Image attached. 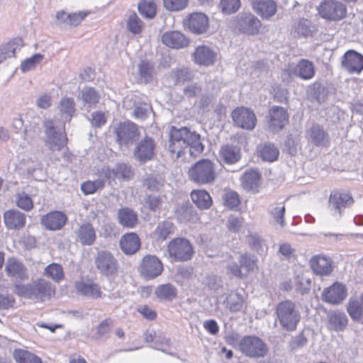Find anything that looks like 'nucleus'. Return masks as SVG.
Masks as SVG:
<instances>
[{
	"mask_svg": "<svg viewBox=\"0 0 363 363\" xmlns=\"http://www.w3.org/2000/svg\"><path fill=\"white\" fill-rule=\"evenodd\" d=\"M169 257L174 261L183 262L191 259L194 255L193 247L185 238H175L171 240L167 250Z\"/></svg>",
	"mask_w": 363,
	"mask_h": 363,
	"instance_id": "nucleus-5",
	"label": "nucleus"
},
{
	"mask_svg": "<svg viewBox=\"0 0 363 363\" xmlns=\"http://www.w3.org/2000/svg\"><path fill=\"white\" fill-rule=\"evenodd\" d=\"M143 186L150 191H159L162 186V182L157 177L149 175L144 179Z\"/></svg>",
	"mask_w": 363,
	"mask_h": 363,
	"instance_id": "nucleus-58",
	"label": "nucleus"
},
{
	"mask_svg": "<svg viewBox=\"0 0 363 363\" xmlns=\"http://www.w3.org/2000/svg\"><path fill=\"white\" fill-rule=\"evenodd\" d=\"M169 151L179 159L186 150L191 156H196L203 150L200 135L186 127L177 128L174 126L169 131Z\"/></svg>",
	"mask_w": 363,
	"mask_h": 363,
	"instance_id": "nucleus-1",
	"label": "nucleus"
},
{
	"mask_svg": "<svg viewBox=\"0 0 363 363\" xmlns=\"http://www.w3.org/2000/svg\"><path fill=\"white\" fill-rule=\"evenodd\" d=\"M5 271L8 276L22 280L28 279L26 267L21 262L14 257L7 259Z\"/></svg>",
	"mask_w": 363,
	"mask_h": 363,
	"instance_id": "nucleus-28",
	"label": "nucleus"
},
{
	"mask_svg": "<svg viewBox=\"0 0 363 363\" xmlns=\"http://www.w3.org/2000/svg\"><path fill=\"white\" fill-rule=\"evenodd\" d=\"M105 182L99 178L94 181H87L81 185V189L85 194H92L96 191L104 188Z\"/></svg>",
	"mask_w": 363,
	"mask_h": 363,
	"instance_id": "nucleus-50",
	"label": "nucleus"
},
{
	"mask_svg": "<svg viewBox=\"0 0 363 363\" xmlns=\"http://www.w3.org/2000/svg\"><path fill=\"white\" fill-rule=\"evenodd\" d=\"M311 96L312 99L316 100L318 103L323 102L328 96V90L319 84H314Z\"/></svg>",
	"mask_w": 363,
	"mask_h": 363,
	"instance_id": "nucleus-56",
	"label": "nucleus"
},
{
	"mask_svg": "<svg viewBox=\"0 0 363 363\" xmlns=\"http://www.w3.org/2000/svg\"><path fill=\"white\" fill-rule=\"evenodd\" d=\"M115 133L117 142L121 149L128 148L140 136L137 125L129 121L120 123L116 127Z\"/></svg>",
	"mask_w": 363,
	"mask_h": 363,
	"instance_id": "nucleus-7",
	"label": "nucleus"
},
{
	"mask_svg": "<svg viewBox=\"0 0 363 363\" xmlns=\"http://www.w3.org/2000/svg\"><path fill=\"white\" fill-rule=\"evenodd\" d=\"M6 225L11 229H18L24 226L25 214L16 210L8 211L4 216Z\"/></svg>",
	"mask_w": 363,
	"mask_h": 363,
	"instance_id": "nucleus-30",
	"label": "nucleus"
},
{
	"mask_svg": "<svg viewBox=\"0 0 363 363\" xmlns=\"http://www.w3.org/2000/svg\"><path fill=\"white\" fill-rule=\"evenodd\" d=\"M174 226L170 221H164L159 223L155 231V235L157 239L164 240L174 233Z\"/></svg>",
	"mask_w": 363,
	"mask_h": 363,
	"instance_id": "nucleus-48",
	"label": "nucleus"
},
{
	"mask_svg": "<svg viewBox=\"0 0 363 363\" xmlns=\"http://www.w3.org/2000/svg\"><path fill=\"white\" fill-rule=\"evenodd\" d=\"M16 206L26 211L31 210L33 207V202L28 194L25 192H18L15 195Z\"/></svg>",
	"mask_w": 363,
	"mask_h": 363,
	"instance_id": "nucleus-52",
	"label": "nucleus"
},
{
	"mask_svg": "<svg viewBox=\"0 0 363 363\" xmlns=\"http://www.w3.org/2000/svg\"><path fill=\"white\" fill-rule=\"evenodd\" d=\"M235 26L244 33L255 35L258 32L261 22L252 13H240L236 17Z\"/></svg>",
	"mask_w": 363,
	"mask_h": 363,
	"instance_id": "nucleus-13",
	"label": "nucleus"
},
{
	"mask_svg": "<svg viewBox=\"0 0 363 363\" xmlns=\"http://www.w3.org/2000/svg\"><path fill=\"white\" fill-rule=\"evenodd\" d=\"M73 99H62L60 103V110L65 120L69 119L75 111Z\"/></svg>",
	"mask_w": 363,
	"mask_h": 363,
	"instance_id": "nucleus-54",
	"label": "nucleus"
},
{
	"mask_svg": "<svg viewBox=\"0 0 363 363\" xmlns=\"http://www.w3.org/2000/svg\"><path fill=\"white\" fill-rule=\"evenodd\" d=\"M45 143L52 151H60L66 144L67 138L61 131L57 130L52 121L44 122Z\"/></svg>",
	"mask_w": 363,
	"mask_h": 363,
	"instance_id": "nucleus-9",
	"label": "nucleus"
},
{
	"mask_svg": "<svg viewBox=\"0 0 363 363\" xmlns=\"http://www.w3.org/2000/svg\"><path fill=\"white\" fill-rule=\"evenodd\" d=\"M45 274L57 282L61 281L64 277L62 266L55 263L50 264L45 267Z\"/></svg>",
	"mask_w": 363,
	"mask_h": 363,
	"instance_id": "nucleus-51",
	"label": "nucleus"
},
{
	"mask_svg": "<svg viewBox=\"0 0 363 363\" xmlns=\"http://www.w3.org/2000/svg\"><path fill=\"white\" fill-rule=\"evenodd\" d=\"M127 29L133 34H139L143 31L144 23L135 13H131L127 19Z\"/></svg>",
	"mask_w": 363,
	"mask_h": 363,
	"instance_id": "nucleus-47",
	"label": "nucleus"
},
{
	"mask_svg": "<svg viewBox=\"0 0 363 363\" xmlns=\"http://www.w3.org/2000/svg\"><path fill=\"white\" fill-rule=\"evenodd\" d=\"M120 246L124 253L133 255L140 248V242L139 238L134 233H127L121 238Z\"/></svg>",
	"mask_w": 363,
	"mask_h": 363,
	"instance_id": "nucleus-29",
	"label": "nucleus"
},
{
	"mask_svg": "<svg viewBox=\"0 0 363 363\" xmlns=\"http://www.w3.org/2000/svg\"><path fill=\"white\" fill-rule=\"evenodd\" d=\"M347 312L354 320H359L363 317V298L361 296L360 300L356 298L350 299L347 304Z\"/></svg>",
	"mask_w": 363,
	"mask_h": 363,
	"instance_id": "nucleus-42",
	"label": "nucleus"
},
{
	"mask_svg": "<svg viewBox=\"0 0 363 363\" xmlns=\"http://www.w3.org/2000/svg\"><path fill=\"white\" fill-rule=\"evenodd\" d=\"M162 41L167 47L174 49L184 48L189 43L188 38L179 31L165 32L162 35Z\"/></svg>",
	"mask_w": 363,
	"mask_h": 363,
	"instance_id": "nucleus-24",
	"label": "nucleus"
},
{
	"mask_svg": "<svg viewBox=\"0 0 363 363\" xmlns=\"http://www.w3.org/2000/svg\"><path fill=\"white\" fill-rule=\"evenodd\" d=\"M226 306L231 311L236 312L241 311L245 304L244 297L237 292H231L226 298Z\"/></svg>",
	"mask_w": 363,
	"mask_h": 363,
	"instance_id": "nucleus-40",
	"label": "nucleus"
},
{
	"mask_svg": "<svg viewBox=\"0 0 363 363\" xmlns=\"http://www.w3.org/2000/svg\"><path fill=\"white\" fill-rule=\"evenodd\" d=\"M88 119L91 122L92 126L100 128L106 123L107 116L104 112L96 111L93 112Z\"/></svg>",
	"mask_w": 363,
	"mask_h": 363,
	"instance_id": "nucleus-57",
	"label": "nucleus"
},
{
	"mask_svg": "<svg viewBox=\"0 0 363 363\" xmlns=\"http://www.w3.org/2000/svg\"><path fill=\"white\" fill-rule=\"evenodd\" d=\"M342 65L345 68H363V55L355 50H350L345 53Z\"/></svg>",
	"mask_w": 363,
	"mask_h": 363,
	"instance_id": "nucleus-32",
	"label": "nucleus"
},
{
	"mask_svg": "<svg viewBox=\"0 0 363 363\" xmlns=\"http://www.w3.org/2000/svg\"><path fill=\"white\" fill-rule=\"evenodd\" d=\"M284 213L285 206L283 203H278L272 206L270 210V216L273 219V222L276 225H279L281 228L284 227Z\"/></svg>",
	"mask_w": 363,
	"mask_h": 363,
	"instance_id": "nucleus-49",
	"label": "nucleus"
},
{
	"mask_svg": "<svg viewBox=\"0 0 363 363\" xmlns=\"http://www.w3.org/2000/svg\"><path fill=\"white\" fill-rule=\"evenodd\" d=\"M190 179L199 184L212 183L216 178L214 164L208 160H202L193 165L189 171Z\"/></svg>",
	"mask_w": 363,
	"mask_h": 363,
	"instance_id": "nucleus-4",
	"label": "nucleus"
},
{
	"mask_svg": "<svg viewBox=\"0 0 363 363\" xmlns=\"http://www.w3.org/2000/svg\"><path fill=\"white\" fill-rule=\"evenodd\" d=\"M177 213L178 219L182 223L189 222L195 223L199 220L197 213L191 208H182Z\"/></svg>",
	"mask_w": 363,
	"mask_h": 363,
	"instance_id": "nucleus-53",
	"label": "nucleus"
},
{
	"mask_svg": "<svg viewBox=\"0 0 363 363\" xmlns=\"http://www.w3.org/2000/svg\"><path fill=\"white\" fill-rule=\"evenodd\" d=\"M277 319L281 327L287 331H294L301 320L300 312L296 304L291 301L279 303L277 307Z\"/></svg>",
	"mask_w": 363,
	"mask_h": 363,
	"instance_id": "nucleus-3",
	"label": "nucleus"
},
{
	"mask_svg": "<svg viewBox=\"0 0 363 363\" xmlns=\"http://www.w3.org/2000/svg\"><path fill=\"white\" fill-rule=\"evenodd\" d=\"M220 155L223 161L228 164H233L240 160L239 150L233 146H225L221 148Z\"/></svg>",
	"mask_w": 363,
	"mask_h": 363,
	"instance_id": "nucleus-44",
	"label": "nucleus"
},
{
	"mask_svg": "<svg viewBox=\"0 0 363 363\" xmlns=\"http://www.w3.org/2000/svg\"><path fill=\"white\" fill-rule=\"evenodd\" d=\"M138 8L140 13L146 18H153L156 15L157 6L153 0H143Z\"/></svg>",
	"mask_w": 363,
	"mask_h": 363,
	"instance_id": "nucleus-45",
	"label": "nucleus"
},
{
	"mask_svg": "<svg viewBox=\"0 0 363 363\" xmlns=\"http://www.w3.org/2000/svg\"><path fill=\"white\" fill-rule=\"evenodd\" d=\"M192 201L200 209H208L212 205V199L205 190H194L191 194Z\"/></svg>",
	"mask_w": 363,
	"mask_h": 363,
	"instance_id": "nucleus-34",
	"label": "nucleus"
},
{
	"mask_svg": "<svg viewBox=\"0 0 363 363\" xmlns=\"http://www.w3.org/2000/svg\"><path fill=\"white\" fill-rule=\"evenodd\" d=\"M163 4L169 11H179L187 6L188 0H163Z\"/></svg>",
	"mask_w": 363,
	"mask_h": 363,
	"instance_id": "nucleus-59",
	"label": "nucleus"
},
{
	"mask_svg": "<svg viewBox=\"0 0 363 363\" xmlns=\"http://www.w3.org/2000/svg\"><path fill=\"white\" fill-rule=\"evenodd\" d=\"M152 108L148 104H140L135 106L133 113L136 118L140 119L145 118L151 112Z\"/></svg>",
	"mask_w": 363,
	"mask_h": 363,
	"instance_id": "nucleus-61",
	"label": "nucleus"
},
{
	"mask_svg": "<svg viewBox=\"0 0 363 363\" xmlns=\"http://www.w3.org/2000/svg\"><path fill=\"white\" fill-rule=\"evenodd\" d=\"M232 118L234 123L243 129L252 130L257 123L254 112L244 107L235 109L232 113Z\"/></svg>",
	"mask_w": 363,
	"mask_h": 363,
	"instance_id": "nucleus-14",
	"label": "nucleus"
},
{
	"mask_svg": "<svg viewBox=\"0 0 363 363\" xmlns=\"http://www.w3.org/2000/svg\"><path fill=\"white\" fill-rule=\"evenodd\" d=\"M220 6L226 13L235 12L240 7V0H220Z\"/></svg>",
	"mask_w": 363,
	"mask_h": 363,
	"instance_id": "nucleus-60",
	"label": "nucleus"
},
{
	"mask_svg": "<svg viewBox=\"0 0 363 363\" xmlns=\"http://www.w3.org/2000/svg\"><path fill=\"white\" fill-rule=\"evenodd\" d=\"M287 121L286 110L281 106H274L269 110L267 126L270 131H279L284 127Z\"/></svg>",
	"mask_w": 363,
	"mask_h": 363,
	"instance_id": "nucleus-12",
	"label": "nucleus"
},
{
	"mask_svg": "<svg viewBox=\"0 0 363 363\" xmlns=\"http://www.w3.org/2000/svg\"><path fill=\"white\" fill-rule=\"evenodd\" d=\"M306 138L308 143L317 147L326 146L330 142L328 133L318 124H313L306 131Z\"/></svg>",
	"mask_w": 363,
	"mask_h": 363,
	"instance_id": "nucleus-17",
	"label": "nucleus"
},
{
	"mask_svg": "<svg viewBox=\"0 0 363 363\" xmlns=\"http://www.w3.org/2000/svg\"><path fill=\"white\" fill-rule=\"evenodd\" d=\"M67 220V216L61 211H52L43 216L41 223L50 230L62 229Z\"/></svg>",
	"mask_w": 363,
	"mask_h": 363,
	"instance_id": "nucleus-20",
	"label": "nucleus"
},
{
	"mask_svg": "<svg viewBox=\"0 0 363 363\" xmlns=\"http://www.w3.org/2000/svg\"><path fill=\"white\" fill-rule=\"evenodd\" d=\"M347 296V289L345 285L338 282L334 283L332 286L326 288L322 293V298L324 301L338 304Z\"/></svg>",
	"mask_w": 363,
	"mask_h": 363,
	"instance_id": "nucleus-19",
	"label": "nucleus"
},
{
	"mask_svg": "<svg viewBox=\"0 0 363 363\" xmlns=\"http://www.w3.org/2000/svg\"><path fill=\"white\" fill-rule=\"evenodd\" d=\"M13 357L18 363H43L39 357L23 349L14 350Z\"/></svg>",
	"mask_w": 363,
	"mask_h": 363,
	"instance_id": "nucleus-39",
	"label": "nucleus"
},
{
	"mask_svg": "<svg viewBox=\"0 0 363 363\" xmlns=\"http://www.w3.org/2000/svg\"><path fill=\"white\" fill-rule=\"evenodd\" d=\"M240 350L250 357H264L268 353L267 345L255 336H245L239 343Z\"/></svg>",
	"mask_w": 363,
	"mask_h": 363,
	"instance_id": "nucleus-6",
	"label": "nucleus"
},
{
	"mask_svg": "<svg viewBox=\"0 0 363 363\" xmlns=\"http://www.w3.org/2000/svg\"><path fill=\"white\" fill-rule=\"evenodd\" d=\"M77 240L82 245L90 246L93 245L96 238V230L89 223H84L79 225L75 230Z\"/></svg>",
	"mask_w": 363,
	"mask_h": 363,
	"instance_id": "nucleus-23",
	"label": "nucleus"
},
{
	"mask_svg": "<svg viewBox=\"0 0 363 363\" xmlns=\"http://www.w3.org/2000/svg\"><path fill=\"white\" fill-rule=\"evenodd\" d=\"M15 292L24 298L37 301H44L55 294V288L50 282L43 279H39L30 284H16Z\"/></svg>",
	"mask_w": 363,
	"mask_h": 363,
	"instance_id": "nucleus-2",
	"label": "nucleus"
},
{
	"mask_svg": "<svg viewBox=\"0 0 363 363\" xmlns=\"http://www.w3.org/2000/svg\"><path fill=\"white\" fill-rule=\"evenodd\" d=\"M238 261L246 275L247 273L253 272L257 268V259L253 255L247 253L242 254L239 256Z\"/></svg>",
	"mask_w": 363,
	"mask_h": 363,
	"instance_id": "nucleus-46",
	"label": "nucleus"
},
{
	"mask_svg": "<svg viewBox=\"0 0 363 363\" xmlns=\"http://www.w3.org/2000/svg\"><path fill=\"white\" fill-rule=\"evenodd\" d=\"M320 16L325 19L338 21L346 16L345 6L336 0H325L318 6Z\"/></svg>",
	"mask_w": 363,
	"mask_h": 363,
	"instance_id": "nucleus-11",
	"label": "nucleus"
},
{
	"mask_svg": "<svg viewBox=\"0 0 363 363\" xmlns=\"http://www.w3.org/2000/svg\"><path fill=\"white\" fill-rule=\"evenodd\" d=\"M313 28L310 21L303 18L294 23L293 33L296 38H307L312 35Z\"/></svg>",
	"mask_w": 363,
	"mask_h": 363,
	"instance_id": "nucleus-37",
	"label": "nucleus"
},
{
	"mask_svg": "<svg viewBox=\"0 0 363 363\" xmlns=\"http://www.w3.org/2000/svg\"><path fill=\"white\" fill-rule=\"evenodd\" d=\"M177 289L170 284L159 285L155 290L156 296L160 300L170 301L177 296Z\"/></svg>",
	"mask_w": 363,
	"mask_h": 363,
	"instance_id": "nucleus-41",
	"label": "nucleus"
},
{
	"mask_svg": "<svg viewBox=\"0 0 363 363\" xmlns=\"http://www.w3.org/2000/svg\"><path fill=\"white\" fill-rule=\"evenodd\" d=\"M23 47V40L15 38L0 45V67L9 65V61L15 57L16 52Z\"/></svg>",
	"mask_w": 363,
	"mask_h": 363,
	"instance_id": "nucleus-16",
	"label": "nucleus"
},
{
	"mask_svg": "<svg viewBox=\"0 0 363 363\" xmlns=\"http://www.w3.org/2000/svg\"><path fill=\"white\" fill-rule=\"evenodd\" d=\"M101 174V177H104L108 179H129L133 176L130 165L124 163L118 164L116 168L113 169H111L109 167H104Z\"/></svg>",
	"mask_w": 363,
	"mask_h": 363,
	"instance_id": "nucleus-21",
	"label": "nucleus"
},
{
	"mask_svg": "<svg viewBox=\"0 0 363 363\" xmlns=\"http://www.w3.org/2000/svg\"><path fill=\"white\" fill-rule=\"evenodd\" d=\"M118 218L119 223L125 227L133 228L138 222L137 214L130 208H123L118 211Z\"/></svg>",
	"mask_w": 363,
	"mask_h": 363,
	"instance_id": "nucleus-35",
	"label": "nucleus"
},
{
	"mask_svg": "<svg viewBox=\"0 0 363 363\" xmlns=\"http://www.w3.org/2000/svg\"><path fill=\"white\" fill-rule=\"evenodd\" d=\"M224 205L229 208H234L240 204L239 195L233 191H227L223 195Z\"/></svg>",
	"mask_w": 363,
	"mask_h": 363,
	"instance_id": "nucleus-55",
	"label": "nucleus"
},
{
	"mask_svg": "<svg viewBox=\"0 0 363 363\" xmlns=\"http://www.w3.org/2000/svg\"><path fill=\"white\" fill-rule=\"evenodd\" d=\"M248 242L250 246V247L258 252H263L264 249V243L261 238L255 234V235H250L248 237Z\"/></svg>",
	"mask_w": 363,
	"mask_h": 363,
	"instance_id": "nucleus-64",
	"label": "nucleus"
},
{
	"mask_svg": "<svg viewBox=\"0 0 363 363\" xmlns=\"http://www.w3.org/2000/svg\"><path fill=\"white\" fill-rule=\"evenodd\" d=\"M112 326V320L110 319H106L102 321L99 326L96 328V337L101 338L106 337L108 334Z\"/></svg>",
	"mask_w": 363,
	"mask_h": 363,
	"instance_id": "nucleus-63",
	"label": "nucleus"
},
{
	"mask_svg": "<svg viewBox=\"0 0 363 363\" xmlns=\"http://www.w3.org/2000/svg\"><path fill=\"white\" fill-rule=\"evenodd\" d=\"M216 57L217 54L206 45L198 46L194 52V62L200 66L208 67L213 65Z\"/></svg>",
	"mask_w": 363,
	"mask_h": 363,
	"instance_id": "nucleus-22",
	"label": "nucleus"
},
{
	"mask_svg": "<svg viewBox=\"0 0 363 363\" xmlns=\"http://www.w3.org/2000/svg\"><path fill=\"white\" fill-rule=\"evenodd\" d=\"M254 11L263 18L273 16L277 11V4L274 0H250Z\"/></svg>",
	"mask_w": 363,
	"mask_h": 363,
	"instance_id": "nucleus-25",
	"label": "nucleus"
},
{
	"mask_svg": "<svg viewBox=\"0 0 363 363\" xmlns=\"http://www.w3.org/2000/svg\"><path fill=\"white\" fill-rule=\"evenodd\" d=\"M164 270L162 261L155 255H145L138 267L140 274L147 279H153L160 276Z\"/></svg>",
	"mask_w": 363,
	"mask_h": 363,
	"instance_id": "nucleus-8",
	"label": "nucleus"
},
{
	"mask_svg": "<svg viewBox=\"0 0 363 363\" xmlns=\"http://www.w3.org/2000/svg\"><path fill=\"white\" fill-rule=\"evenodd\" d=\"M184 24L191 32L202 34L206 31L208 27V18L203 13L194 12L189 15L184 20Z\"/></svg>",
	"mask_w": 363,
	"mask_h": 363,
	"instance_id": "nucleus-15",
	"label": "nucleus"
},
{
	"mask_svg": "<svg viewBox=\"0 0 363 363\" xmlns=\"http://www.w3.org/2000/svg\"><path fill=\"white\" fill-rule=\"evenodd\" d=\"M79 99L82 100L84 106L91 108L99 102L100 95L94 88L85 87L81 91Z\"/></svg>",
	"mask_w": 363,
	"mask_h": 363,
	"instance_id": "nucleus-36",
	"label": "nucleus"
},
{
	"mask_svg": "<svg viewBox=\"0 0 363 363\" xmlns=\"http://www.w3.org/2000/svg\"><path fill=\"white\" fill-rule=\"evenodd\" d=\"M258 153L262 160L272 162L277 160L279 151L274 145L264 143L259 147Z\"/></svg>",
	"mask_w": 363,
	"mask_h": 363,
	"instance_id": "nucleus-38",
	"label": "nucleus"
},
{
	"mask_svg": "<svg viewBox=\"0 0 363 363\" xmlns=\"http://www.w3.org/2000/svg\"><path fill=\"white\" fill-rule=\"evenodd\" d=\"M41 54H35L32 57L24 60L21 65V68H31L38 66L43 59Z\"/></svg>",
	"mask_w": 363,
	"mask_h": 363,
	"instance_id": "nucleus-62",
	"label": "nucleus"
},
{
	"mask_svg": "<svg viewBox=\"0 0 363 363\" xmlns=\"http://www.w3.org/2000/svg\"><path fill=\"white\" fill-rule=\"evenodd\" d=\"M313 271L319 275H328L333 270L332 261L329 257L323 255H316L310 260Z\"/></svg>",
	"mask_w": 363,
	"mask_h": 363,
	"instance_id": "nucleus-27",
	"label": "nucleus"
},
{
	"mask_svg": "<svg viewBox=\"0 0 363 363\" xmlns=\"http://www.w3.org/2000/svg\"><path fill=\"white\" fill-rule=\"evenodd\" d=\"M242 185L246 190H253L257 188L259 182V174L255 170L245 172L242 178Z\"/></svg>",
	"mask_w": 363,
	"mask_h": 363,
	"instance_id": "nucleus-43",
	"label": "nucleus"
},
{
	"mask_svg": "<svg viewBox=\"0 0 363 363\" xmlns=\"http://www.w3.org/2000/svg\"><path fill=\"white\" fill-rule=\"evenodd\" d=\"M329 328L335 331H342L348 323L347 315L342 312L335 311L328 315Z\"/></svg>",
	"mask_w": 363,
	"mask_h": 363,
	"instance_id": "nucleus-33",
	"label": "nucleus"
},
{
	"mask_svg": "<svg viewBox=\"0 0 363 363\" xmlns=\"http://www.w3.org/2000/svg\"><path fill=\"white\" fill-rule=\"evenodd\" d=\"M353 203L352 197L347 193L335 191L333 192L329 199V206L341 214L342 208H346Z\"/></svg>",
	"mask_w": 363,
	"mask_h": 363,
	"instance_id": "nucleus-26",
	"label": "nucleus"
},
{
	"mask_svg": "<svg viewBox=\"0 0 363 363\" xmlns=\"http://www.w3.org/2000/svg\"><path fill=\"white\" fill-rule=\"evenodd\" d=\"M75 287L78 292L91 298H97L101 296L100 286L93 282L79 281L75 284Z\"/></svg>",
	"mask_w": 363,
	"mask_h": 363,
	"instance_id": "nucleus-31",
	"label": "nucleus"
},
{
	"mask_svg": "<svg viewBox=\"0 0 363 363\" xmlns=\"http://www.w3.org/2000/svg\"><path fill=\"white\" fill-rule=\"evenodd\" d=\"M94 263L96 269L104 276H114L118 272V262L113 255L106 250L97 252Z\"/></svg>",
	"mask_w": 363,
	"mask_h": 363,
	"instance_id": "nucleus-10",
	"label": "nucleus"
},
{
	"mask_svg": "<svg viewBox=\"0 0 363 363\" xmlns=\"http://www.w3.org/2000/svg\"><path fill=\"white\" fill-rule=\"evenodd\" d=\"M155 145L150 138H145L136 145L133 155L140 162L145 163L152 159Z\"/></svg>",
	"mask_w": 363,
	"mask_h": 363,
	"instance_id": "nucleus-18",
	"label": "nucleus"
}]
</instances>
